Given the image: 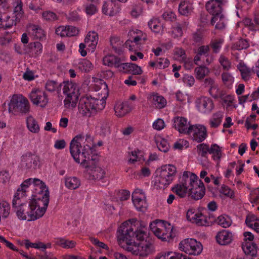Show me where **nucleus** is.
Returning <instances> with one entry per match:
<instances>
[{
	"label": "nucleus",
	"mask_w": 259,
	"mask_h": 259,
	"mask_svg": "<svg viewBox=\"0 0 259 259\" xmlns=\"http://www.w3.org/2000/svg\"><path fill=\"white\" fill-rule=\"evenodd\" d=\"M117 239L122 248L134 254L146 257L154 251V235L150 234L144 227L138 229L130 221L120 226Z\"/></svg>",
	"instance_id": "f257e3e1"
},
{
	"label": "nucleus",
	"mask_w": 259,
	"mask_h": 259,
	"mask_svg": "<svg viewBox=\"0 0 259 259\" xmlns=\"http://www.w3.org/2000/svg\"><path fill=\"white\" fill-rule=\"evenodd\" d=\"M93 140L89 135H78L70 143V152L75 161L84 167L91 164L92 160H96V156L92 155L94 148Z\"/></svg>",
	"instance_id": "f03ea898"
},
{
	"label": "nucleus",
	"mask_w": 259,
	"mask_h": 259,
	"mask_svg": "<svg viewBox=\"0 0 259 259\" xmlns=\"http://www.w3.org/2000/svg\"><path fill=\"white\" fill-rule=\"evenodd\" d=\"M33 182V186H36L35 194H38V196H34L35 198L30 200L29 206L30 208L33 209L32 212L34 214L36 213L39 214V212H41L40 216L37 217V220L41 218L46 211L49 202L50 195L48 188L44 182L39 179H35Z\"/></svg>",
	"instance_id": "7ed1b4c3"
},
{
	"label": "nucleus",
	"mask_w": 259,
	"mask_h": 259,
	"mask_svg": "<svg viewBox=\"0 0 259 259\" xmlns=\"http://www.w3.org/2000/svg\"><path fill=\"white\" fill-rule=\"evenodd\" d=\"M177 172L176 167L173 165H164L157 169L155 179V184L160 189H164L173 181Z\"/></svg>",
	"instance_id": "20e7f679"
},
{
	"label": "nucleus",
	"mask_w": 259,
	"mask_h": 259,
	"mask_svg": "<svg viewBox=\"0 0 259 259\" xmlns=\"http://www.w3.org/2000/svg\"><path fill=\"white\" fill-rule=\"evenodd\" d=\"M103 103L101 100L92 97L82 98L79 103L80 112L84 116H94L98 111L104 108L105 105Z\"/></svg>",
	"instance_id": "39448f33"
},
{
	"label": "nucleus",
	"mask_w": 259,
	"mask_h": 259,
	"mask_svg": "<svg viewBox=\"0 0 259 259\" xmlns=\"http://www.w3.org/2000/svg\"><path fill=\"white\" fill-rule=\"evenodd\" d=\"M63 93L66 95L64 100V106L66 108H74L78 100L79 90L77 85L72 82L64 81L62 83Z\"/></svg>",
	"instance_id": "423d86ee"
},
{
	"label": "nucleus",
	"mask_w": 259,
	"mask_h": 259,
	"mask_svg": "<svg viewBox=\"0 0 259 259\" xmlns=\"http://www.w3.org/2000/svg\"><path fill=\"white\" fill-rule=\"evenodd\" d=\"M30 111V104L28 100L22 96H13L9 104V111L14 115L19 113L26 114Z\"/></svg>",
	"instance_id": "0eeeda50"
},
{
	"label": "nucleus",
	"mask_w": 259,
	"mask_h": 259,
	"mask_svg": "<svg viewBox=\"0 0 259 259\" xmlns=\"http://www.w3.org/2000/svg\"><path fill=\"white\" fill-rule=\"evenodd\" d=\"M179 248L190 255H197L201 253L203 246L200 242L195 239L187 238L180 242Z\"/></svg>",
	"instance_id": "6e6552de"
},
{
	"label": "nucleus",
	"mask_w": 259,
	"mask_h": 259,
	"mask_svg": "<svg viewBox=\"0 0 259 259\" xmlns=\"http://www.w3.org/2000/svg\"><path fill=\"white\" fill-rule=\"evenodd\" d=\"M13 209L16 212L17 217L21 220H27L28 221H33L37 220V217L40 216L41 212L39 214L32 212L33 209L30 208L29 202L28 204L25 202L20 204H16L12 206Z\"/></svg>",
	"instance_id": "1a4fd4ad"
},
{
	"label": "nucleus",
	"mask_w": 259,
	"mask_h": 259,
	"mask_svg": "<svg viewBox=\"0 0 259 259\" xmlns=\"http://www.w3.org/2000/svg\"><path fill=\"white\" fill-rule=\"evenodd\" d=\"M153 229L154 236L163 241H169L175 236L173 232V227L169 223H165L160 228L155 227Z\"/></svg>",
	"instance_id": "9d476101"
},
{
	"label": "nucleus",
	"mask_w": 259,
	"mask_h": 259,
	"mask_svg": "<svg viewBox=\"0 0 259 259\" xmlns=\"http://www.w3.org/2000/svg\"><path fill=\"white\" fill-rule=\"evenodd\" d=\"M29 97L34 105L39 106L41 108L45 107L48 103L47 94L39 90H32Z\"/></svg>",
	"instance_id": "9b49d317"
},
{
	"label": "nucleus",
	"mask_w": 259,
	"mask_h": 259,
	"mask_svg": "<svg viewBox=\"0 0 259 259\" xmlns=\"http://www.w3.org/2000/svg\"><path fill=\"white\" fill-rule=\"evenodd\" d=\"M191 130L189 131V134L193 141L197 143L203 141L207 137V130L206 127L201 125H192L190 127Z\"/></svg>",
	"instance_id": "f8f14e48"
},
{
	"label": "nucleus",
	"mask_w": 259,
	"mask_h": 259,
	"mask_svg": "<svg viewBox=\"0 0 259 259\" xmlns=\"http://www.w3.org/2000/svg\"><path fill=\"white\" fill-rule=\"evenodd\" d=\"M172 127L177 130L180 134L187 135L190 131L191 126L190 122L186 118L180 116L174 117L172 120Z\"/></svg>",
	"instance_id": "ddd939ff"
},
{
	"label": "nucleus",
	"mask_w": 259,
	"mask_h": 259,
	"mask_svg": "<svg viewBox=\"0 0 259 259\" xmlns=\"http://www.w3.org/2000/svg\"><path fill=\"white\" fill-rule=\"evenodd\" d=\"M227 0H210L205 5L207 11L212 16L222 14L223 8L227 4Z\"/></svg>",
	"instance_id": "4468645a"
},
{
	"label": "nucleus",
	"mask_w": 259,
	"mask_h": 259,
	"mask_svg": "<svg viewBox=\"0 0 259 259\" xmlns=\"http://www.w3.org/2000/svg\"><path fill=\"white\" fill-rule=\"evenodd\" d=\"M38 165V159L31 152L27 153L21 157L20 166L23 169L36 168Z\"/></svg>",
	"instance_id": "2eb2a0df"
},
{
	"label": "nucleus",
	"mask_w": 259,
	"mask_h": 259,
	"mask_svg": "<svg viewBox=\"0 0 259 259\" xmlns=\"http://www.w3.org/2000/svg\"><path fill=\"white\" fill-rule=\"evenodd\" d=\"M196 103L198 110L203 113L210 112L214 107L212 100L206 97H201L198 99Z\"/></svg>",
	"instance_id": "dca6fc26"
},
{
	"label": "nucleus",
	"mask_w": 259,
	"mask_h": 259,
	"mask_svg": "<svg viewBox=\"0 0 259 259\" xmlns=\"http://www.w3.org/2000/svg\"><path fill=\"white\" fill-rule=\"evenodd\" d=\"M120 10V5L113 0H111L109 3L105 2L102 8L103 13L110 16L116 15Z\"/></svg>",
	"instance_id": "f3484780"
},
{
	"label": "nucleus",
	"mask_w": 259,
	"mask_h": 259,
	"mask_svg": "<svg viewBox=\"0 0 259 259\" xmlns=\"http://www.w3.org/2000/svg\"><path fill=\"white\" fill-rule=\"evenodd\" d=\"M194 3L190 0L182 1L179 5L178 12L179 14L184 16H191L194 12Z\"/></svg>",
	"instance_id": "a211bd4d"
},
{
	"label": "nucleus",
	"mask_w": 259,
	"mask_h": 259,
	"mask_svg": "<svg viewBox=\"0 0 259 259\" xmlns=\"http://www.w3.org/2000/svg\"><path fill=\"white\" fill-rule=\"evenodd\" d=\"M189 190V195L196 200L201 199L205 193V188L201 180H199V185L196 187H190Z\"/></svg>",
	"instance_id": "6ab92c4d"
},
{
	"label": "nucleus",
	"mask_w": 259,
	"mask_h": 259,
	"mask_svg": "<svg viewBox=\"0 0 259 259\" xmlns=\"http://www.w3.org/2000/svg\"><path fill=\"white\" fill-rule=\"evenodd\" d=\"M91 161V164L90 165L88 169L89 174V179L92 180H100L104 178L106 174L104 169L99 166H95L93 168L91 167V165L93 164V161Z\"/></svg>",
	"instance_id": "aec40b11"
},
{
	"label": "nucleus",
	"mask_w": 259,
	"mask_h": 259,
	"mask_svg": "<svg viewBox=\"0 0 259 259\" xmlns=\"http://www.w3.org/2000/svg\"><path fill=\"white\" fill-rule=\"evenodd\" d=\"M119 70L126 73H132L135 75H140L142 73L140 67L134 63H121Z\"/></svg>",
	"instance_id": "412c9836"
},
{
	"label": "nucleus",
	"mask_w": 259,
	"mask_h": 259,
	"mask_svg": "<svg viewBox=\"0 0 259 259\" xmlns=\"http://www.w3.org/2000/svg\"><path fill=\"white\" fill-rule=\"evenodd\" d=\"M99 36L95 31H90L84 38V42L88 47V50L94 52L98 42Z\"/></svg>",
	"instance_id": "4be33fe9"
},
{
	"label": "nucleus",
	"mask_w": 259,
	"mask_h": 259,
	"mask_svg": "<svg viewBox=\"0 0 259 259\" xmlns=\"http://www.w3.org/2000/svg\"><path fill=\"white\" fill-rule=\"evenodd\" d=\"M137 192L139 190H135L133 193L132 197L133 203L137 210L144 211L147 207V203L146 201V197L145 195L140 196V198L137 196Z\"/></svg>",
	"instance_id": "5701e85b"
},
{
	"label": "nucleus",
	"mask_w": 259,
	"mask_h": 259,
	"mask_svg": "<svg viewBox=\"0 0 259 259\" xmlns=\"http://www.w3.org/2000/svg\"><path fill=\"white\" fill-rule=\"evenodd\" d=\"M216 239L220 245H228L231 243L233 240V234L228 230H223L218 233Z\"/></svg>",
	"instance_id": "b1692460"
},
{
	"label": "nucleus",
	"mask_w": 259,
	"mask_h": 259,
	"mask_svg": "<svg viewBox=\"0 0 259 259\" xmlns=\"http://www.w3.org/2000/svg\"><path fill=\"white\" fill-rule=\"evenodd\" d=\"M132 109L128 102H118L114 106V111L116 116L122 117L128 113Z\"/></svg>",
	"instance_id": "393cba45"
},
{
	"label": "nucleus",
	"mask_w": 259,
	"mask_h": 259,
	"mask_svg": "<svg viewBox=\"0 0 259 259\" xmlns=\"http://www.w3.org/2000/svg\"><path fill=\"white\" fill-rule=\"evenodd\" d=\"M121 59L113 55L105 56L103 59V64L109 67H114L119 69L121 62Z\"/></svg>",
	"instance_id": "a878e982"
},
{
	"label": "nucleus",
	"mask_w": 259,
	"mask_h": 259,
	"mask_svg": "<svg viewBox=\"0 0 259 259\" xmlns=\"http://www.w3.org/2000/svg\"><path fill=\"white\" fill-rule=\"evenodd\" d=\"M237 68L240 72L242 78L244 81L248 80L252 74L255 73L254 67L250 69L243 62H240L237 65Z\"/></svg>",
	"instance_id": "bb28decb"
},
{
	"label": "nucleus",
	"mask_w": 259,
	"mask_h": 259,
	"mask_svg": "<svg viewBox=\"0 0 259 259\" xmlns=\"http://www.w3.org/2000/svg\"><path fill=\"white\" fill-rule=\"evenodd\" d=\"M54 242L55 245L65 249L73 248L76 245V242L73 240H70L65 238L61 237L55 238Z\"/></svg>",
	"instance_id": "cd10ccee"
},
{
	"label": "nucleus",
	"mask_w": 259,
	"mask_h": 259,
	"mask_svg": "<svg viewBox=\"0 0 259 259\" xmlns=\"http://www.w3.org/2000/svg\"><path fill=\"white\" fill-rule=\"evenodd\" d=\"M155 259H187V257L182 253L167 251L158 254Z\"/></svg>",
	"instance_id": "c85d7f7f"
},
{
	"label": "nucleus",
	"mask_w": 259,
	"mask_h": 259,
	"mask_svg": "<svg viewBox=\"0 0 259 259\" xmlns=\"http://www.w3.org/2000/svg\"><path fill=\"white\" fill-rule=\"evenodd\" d=\"M188 25L187 21L177 22L171 28V35L174 38L180 37L183 34V29L186 28Z\"/></svg>",
	"instance_id": "c756f323"
},
{
	"label": "nucleus",
	"mask_w": 259,
	"mask_h": 259,
	"mask_svg": "<svg viewBox=\"0 0 259 259\" xmlns=\"http://www.w3.org/2000/svg\"><path fill=\"white\" fill-rule=\"evenodd\" d=\"M215 23V29L222 30L225 28L226 20L223 14H221L212 16L211 19V24L213 25Z\"/></svg>",
	"instance_id": "7c9ffc66"
},
{
	"label": "nucleus",
	"mask_w": 259,
	"mask_h": 259,
	"mask_svg": "<svg viewBox=\"0 0 259 259\" xmlns=\"http://www.w3.org/2000/svg\"><path fill=\"white\" fill-rule=\"evenodd\" d=\"M65 186L70 190H75L80 186V180L76 177H66L64 178Z\"/></svg>",
	"instance_id": "2f4dec72"
},
{
	"label": "nucleus",
	"mask_w": 259,
	"mask_h": 259,
	"mask_svg": "<svg viewBox=\"0 0 259 259\" xmlns=\"http://www.w3.org/2000/svg\"><path fill=\"white\" fill-rule=\"evenodd\" d=\"M27 127L28 130L34 134H37L40 131L39 125L37 121L32 116H28L26 119Z\"/></svg>",
	"instance_id": "473e14b6"
},
{
	"label": "nucleus",
	"mask_w": 259,
	"mask_h": 259,
	"mask_svg": "<svg viewBox=\"0 0 259 259\" xmlns=\"http://www.w3.org/2000/svg\"><path fill=\"white\" fill-rule=\"evenodd\" d=\"M189 187L187 184H177L171 188L173 192L175 193L181 198H184L186 196Z\"/></svg>",
	"instance_id": "72a5a7b5"
},
{
	"label": "nucleus",
	"mask_w": 259,
	"mask_h": 259,
	"mask_svg": "<svg viewBox=\"0 0 259 259\" xmlns=\"http://www.w3.org/2000/svg\"><path fill=\"white\" fill-rule=\"evenodd\" d=\"M26 190L21 188H19L15 193L12 201V206H15L16 204H20L24 202V197L26 196Z\"/></svg>",
	"instance_id": "f704fd0d"
},
{
	"label": "nucleus",
	"mask_w": 259,
	"mask_h": 259,
	"mask_svg": "<svg viewBox=\"0 0 259 259\" xmlns=\"http://www.w3.org/2000/svg\"><path fill=\"white\" fill-rule=\"evenodd\" d=\"M110 44L115 53L119 55L122 53L123 41L120 40L119 37L117 36L111 37Z\"/></svg>",
	"instance_id": "c9c22d12"
},
{
	"label": "nucleus",
	"mask_w": 259,
	"mask_h": 259,
	"mask_svg": "<svg viewBox=\"0 0 259 259\" xmlns=\"http://www.w3.org/2000/svg\"><path fill=\"white\" fill-rule=\"evenodd\" d=\"M151 98L152 99L153 104L158 109L163 108L166 105V101L164 97L157 94H153Z\"/></svg>",
	"instance_id": "e433bc0d"
},
{
	"label": "nucleus",
	"mask_w": 259,
	"mask_h": 259,
	"mask_svg": "<svg viewBox=\"0 0 259 259\" xmlns=\"http://www.w3.org/2000/svg\"><path fill=\"white\" fill-rule=\"evenodd\" d=\"M39 244H40V249L42 252V254L40 255V259H57L51 253H48L46 251L47 248H50L51 247V244L50 243L45 244L40 242Z\"/></svg>",
	"instance_id": "4c0bfd02"
},
{
	"label": "nucleus",
	"mask_w": 259,
	"mask_h": 259,
	"mask_svg": "<svg viewBox=\"0 0 259 259\" xmlns=\"http://www.w3.org/2000/svg\"><path fill=\"white\" fill-rule=\"evenodd\" d=\"M212 221L210 217H207L203 215L202 213H199L196 219V222L194 223L196 224L198 226H209L211 224Z\"/></svg>",
	"instance_id": "58836bf2"
},
{
	"label": "nucleus",
	"mask_w": 259,
	"mask_h": 259,
	"mask_svg": "<svg viewBox=\"0 0 259 259\" xmlns=\"http://www.w3.org/2000/svg\"><path fill=\"white\" fill-rule=\"evenodd\" d=\"M155 141L157 147L160 151L165 153L169 150L170 146L167 140L161 137H157Z\"/></svg>",
	"instance_id": "ea45409f"
},
{
	"label": "nucleus",
	"mask_w": 259,
	"mask_h": 259,
	"mask_svg": "<svg viewBox=\"0 0 259 259\" xmlns=\"http://www.w3.org/2000/svg\"><path fill=\"white\" fill-rule=\"evenodd\" d=\"M31 34L33 39L36 40H41L45 37L43 29L37 25L32 26Z\"/></svg>",
	"instance_id": "a19ab883"
},
{
	"label": "nucleus",
	"mask_w": 259,
	"mask_h": 259,
	"mask_svg": "<svg viewBox=\"0 0 259 259\" xmlns=\"http://www.w3.org/2000/svg\"><path fill=\"white\" fill-rule=\"evenodd\" d=\"M62 87V83H59L54 80H48L46 83V89L50 92L57 91L58 93L60 92Z\"/></svg>",
	"instance_id": "79ce46f5"
},
{
	"label": "nucleus",
	"mask_w": 259,
	"mask_h": 259,
	"mask_svg": "<svg viewBox=\"0 0 259 259\" xmlns=\"http://www.w3.org/2000/svg\"><path fill=\"white\" fill-rule=\"evenodd\" d=\"M149 28L154 32L158 33L160 32L161 29V25L157 18L151 19L148 23Z\"/></svg>",
	"instance_id": "37998d69"
},
{
	"label": "nucleus",
	"mask_w": 259,
	"mask_h": 259,
	"mask_svg": "<svg viewBox=\"0 0 259 259\" xmlns=\"http://www.w3.org/2000/svg\"><path fill=\"white\" fill-rule=\"evenodd\" d=\"M10 212V205L8 202L3 201L0 202V213L2 214L3 218H7Z\"/></svg>",
	"instance_id": "c03bdc74"
},
{
	"label": "nucleus",
	"mask_w": 259,
	"mask_h": 259,
	"mask_svg": "<svg viewBox=\"0 0 259 259\" xmlns=\"http://www.w3.org/2000/svg\"><path fill=\"white\" fill-rule=\"evenodd\" d=\"M16 25V22L10 16L6 15L4 16L3 20L1 21L0 28H3L5 29L10 28L14 25Z\"/></svg>",
	"instance_id": "a18cd8bd"
},
{
	"label": "nucleus",
	"mask_w": 259,
	"mask_h": 259,
	"mask_svg": "<svg viewBox=\"0 0 259 259\" xmlns=\"http://www.w3.org/2000/svg\"><path fill=\"white\" fill-rule=\"evenodd\" d=\"M209 72L208 68L205 66L197 67L195 69L196 78L198 80L203 79L205 75Z\"/></svg>",
	"instance_id": "49530a36"
},
{
	"label": "nucleus",
	"mask_w": 259,
	"mask_h": 259,
	"mask_svg": "<svg viewBox=\"0 0 259 259\" xmlns=\"http://www.w3.org/2000/svg\"><path fill=\"white\" fill-rule=\"evenodd\" d=\"M209 153L212 154L214 160H220L222 155L220 147L216 144L211 145Z\"/></svg>",
	"instance_id": "de8ad7c7"
},
{
	"label": "nucleus",
	"mask_w": 259,
	"mask_h": 259,
	"mask_svg": "<svg viewBox=\"0 0 259 259\" xmlns=\"http://www.w3.org/2000/svg\"><path fill=\"white\" fill-rule=\"evenodd\" d=\"M249 47V44L246 39H240L232 45V49L235 50L246 49Z\"/></svg>",
	"instance_id": "09e8293b"
},
{
	"label": "nucleus",
	"mask_w": 259,
	"mask_h": 259,
	"mask_svg": "<svg viewBox=\"0 0 259 259\" xmlns=\"http://www.w3.org/2000/svg\"><path fill=\"white\" fill-rule=\"evenodd\" d=\"M78 69L81 71L89 72L92 68V64L91 62L87 59H82L78 63Z\"/></svg>",
	"instance_id": "8fccbe9b"
},
{
	"label": "nucleus",
	"mask_w": 259,
	"mask_h": 259,
	"mask_svg": "<svg viewBox=\"0 0 259 259\" xmlns=\"http://www.w3.org/2000/svg\"><path fill=\"white\" fill-rule=\"evenodd\" d=\"M223 115L221 113L218 112L213 115L212 119L210 121V124L211 127H217L221 124Z\"/></svg>",
	"instance_id": "3c124183"
},
{
	"label": "nucleus",
	"mask_w": 259,
	"mask_h": 259,
	"mask_svg": "<svg viewBox=\"0 0 259 259\" xmlns=\"http://www.w3.org/2000/svg\"><path fill=\"white\" fill-rule=\"evenodd\" d=\"M197 148L198 154L203 157H206L210 151L209 145L204 143L198 145Z\"/></svg>",
	"instance_id": "603ef678"
},
{
	"label": "nucleus",
	"mask_w": 259,
	"mask_h": 259,
	"mask_svg": "<svg viewBox=\"0 0 259 259\" xmlns=\"http://www.w3.org/2000/svg\"><path fill=\"white\" fill-rule=\"evenodd\" d=\"M110 121L109 119H103L99 122V126L104 134L110 133Z\"/></svg>",
	"instance_id": "864d4df0"
},
{
	"label": "nucleus",
	"mask_w": 259,
	"mask_h": 259,
	"mask_svg": "<svg viewBox=\"0 0 259 259\" xmlns=\"http://www.w3.org/2000/svg\"><path fill=\"white\" fill-rule=\"evenodd\" d=\"M219 62L223 68V69L228 71L231 67V63L229 59L223 55H221L219 59Z\"/></svg>",
	"instance_id": "5fc2aeb1"
},
{
	"label": "nucleus",
	"mask_w": 259,
	"mask_h": 259,
	"mask_svg": "<svg viewBox=\"0 0 259 259\" xmlns=\"http://www.w3.org/2000/svg\"><path fill=\"white\" fill-rule=\"evenodd\" d=\"M221 76L224 83L228 87L232 85L234 82V77L230 73L228 72H223Z\"/></svg>",
	"instance_id": "6e6d98bb"
},
{
	"label": "nucleus",
	"mask_w": 259,
	"mask_h": 259,
	"mask_svg": "<svg viewBox=\"0 0 259 259\" xmlns=\"http://www.w3.org/2000/svg\"><path fill=\"white\" fill-rule=\"evenodd\" d=\"M187 183H189V185L188 186L189 187H196L198 185H199V179L198 176L194 174L191 173L190 177H187Z\"/></svg>",
	"instance_id": "4d7b16f0"
},
{
	"label": "nucleus",
	"mask_w": 259,
	"mask_h": 259,
	"mask_svg": "<svg viewBox=\"0 0 259 259\" xmlns=\"http://www.w3.org/2000/svg\"><path fill=\"white\" fill-rule=\"evenodd\" d=\"M29 46L32 52H34L35 55H38L41 53L42 46L40 42L38 41L31 42Z\"/></svg>",
	"instance_id": "13d9d810"
},
{
	"label": "nucleus",
	"mask_w": 259,
	"mask_h": 259,
	"mask_svg": "<svg viewBox=\"0 0 259 259\" xmlns=\"http://www.w3.org/2000/svg\"><path fill=\"white\" fill-rule=\"evenodd\" d=\"M42 18L47 21H53L57 19V15L50 11H46L42 14Z\"/></svg>",
	"instance_id": "bf43d9fd"
},
{
	"label": "nucleus",
	"mask_w": 259,
	"mask_h": 259,
	"mask_svg": "<svg viewBox=\"0 0 259 259\" xmlns=\"http://www.w3.org/2000/svg\"><path fill=\"white\" fill-rule=\"evenodd\" d=\"M218 223L223 228H227L231 226V221L228 217L221 215L218 218Z\"/></svg>",
	"instance_id": "052dcab7"
},
{
	"label": "nucleus",
	"mask_w": 259,
	"mask_h": 259,
	"mask_svg": "<svg viewBox=\"0 0 259 259\" xmlns=\"http://www.w3.org/2000/svg\"><path fill=\"white\" fill-rule=\"evenodd\" d=\"M68 32L67 27L64 26L58 27L55 31L56 34L61 37L72 36V34H70Z\"/></svg>",
	"instance_id": "680f3d73"
},
{
	"label": "nucleus",
	"mask_w": 259,
	"mask_h": 259,
	"mask_svg": "<svg viewBox=\"0 0 259 259\" xmlns=\"http://www.w3.org/2000/svg\"><path fill=\"white\" fill-rule=\"evenodd\" d=\"M220 193L230 198L234 197V193L229 187L223 185L220 189Z\"/></svg>",
	"instance_id": "e2e57ef3"
},
{
	"label": "nucleus",
	"mask_w": 259,
	"mask_h": 259,
	"mask_svg": "<svg viewBox=\"0 0 259 259\" xmlns=\"http://www.w3.org/2000/svg\"><path fill=\"white\" fill-rule=\"evenodd\" d=\"M10 8V4L8 0H0V14L5 16Z\"/></svg>",
	"instance_id": "0e129e2a"
},
{
	"label": "nucleus",
	"mask_w": 259,
	"mask_h": 259,
	"mask_svg": "<svg viewBox=\"0 0 259 259\" xmlns=\"http://www.w3.org/2000/svg\"><path fill=\"white\" fill-rule=\"evenodd\" d=\"M198 213L199 212H196L194 209L190 208L187 211L186 214L187 219L190 222L194 223V222H196Z\"/></svg>",
	"instance_id": "69168bd1"
},
{
	"label": "nucleus",
	"mask_w": 259,
	"mask_h": 259,
	"mask_svg": "<svg viewBox=\"0 0 259 259\" xmlns=\"http://www.w3.org/2000/svg\"><path fill=\"white\" fill-rule=\"evenodd\" d=\"M162 17L165 21H169L170 22H174L177 19L176 14L171 11L165 12L162 15Z\"/></svg>",
	"instance_id": "338daca9"
},
{
	"label": "nucleus",
	"mask_w": 259,
	"mask_h": 259,
	"mask_svg": "<svg viewBox=\"0 0 259 259\" xmlns=\"http://www.w3.org/2000/svg\"><path fill=\"white\" fill-rule=\"evenodd\" d=\"M248 28L249 30L252 31L259 30V18L255 17L253 20L251 22Z\"/></svg>",
	"instance_id": "774afa93"
}]
</instances>
